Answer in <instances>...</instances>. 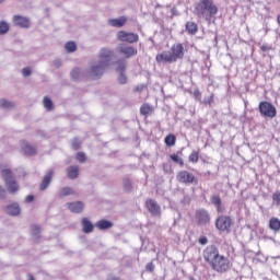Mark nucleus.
<instances>
[{"label":"nucleus","mask_w":280,"mask_h":280,"mask_svg":"<svg viewBox=\"0 0 280 280\" xmlns=\"http://www.w3.org/2000/svg\"><path fill=\"white\" fill-rule=\"evenodd\" d=\"M7 211H21L19 202H13L7 206Z\"/></svg>","instance_id":"38"},{"label":"nucleus","mask_w":280,"mask_h":280,"mask_svg":"<svg viewBox=\"0 0 280 280\" xmlns=\"http://www.w3.org/2000/svg\"><path fill=\"white\" fill-rule=\"evenodd\" d=\"M72 194H73V189H71V187H63L59 196L60 198H65V196H72Z\"/></svg>","instance_id":"37"},{"label":"nucleus","mask_w":280,"mask_h":280,"mask_svg":"<svg viewBox=\"0 0 280 280\" xmlns=\"http://www.w3.org/2000/svg\"><path fill=\"white\" fill-rule=\"evenodd\" d=\"M269 229L278 233V231H280V220L277 218H271L269 220Z\"/></svg>","instance_id":"25"},{"label":"nucleus","mask_w":280,"mask_h":280,"mask_svg":"<svg viewBox=\"0 0 280 280\" xmlns=\"http://www.w3.org/2000/svg\"><path fill=\"white\" fill-rule=\"evenodd\" d=\"M233 224V220L230 219V217H219L215 221V228L218 229V231H230L231 226Z\"/></svg>","instance_id":"7"},{"label":"nucleus","mask_w":280,"mask_h":280,"mask_svg":"<svg viewBox=\"0 0 280 280\" xmlns=\"http://www.w3.org/2000/svg\"><path fill=\"white\" fill-rule=\"evenodd\" d=\"M0 108H4L5 110L10 108H14V102L8 101L5 98L0 100Z\"/></svg>","instance_id":"28"},{"label":"nucleus","mask_w":280,"mask_h":280,"mask_svg":"<svg viewBox=\"0 0 280 280\" xmlns=\"http://www.w3.org/2000/svg\"><path fill=\"white\" fill-rule=\"evenodd\" d=\"M0 3H3V0H0Z\"/></svg>","instance_id":"58"},{"label":"nucleus","mask_w":280,"mask_h":280,"mask_svg":"<svg viewBox=\"0 0 280 280\" xmlns=\"http://www.w3.org/2000/svg\"><path fill=\"white\" fill-rule=\"evenodd\" d=\"M171 160L174 163H177L178 165H180V167H183V165H185V161L183 160V158L178 156V154H176V153L171 154Z\"/></svg>","instance_id":"33"},{"label":"nucleus","mask_w":280,"mask_h":280,"mask_svg":"<svg viewBox=\"0 0 280 280\" xmlns=\"http://www.w3.org/2000/svg\"><path fill=\"white\" fill-rule=\"evenodd\" d=\"M95 226L98 229V231H108V229H113L114 224L112 221L102 219L95 223Z\"/></svg>","instance_id":"16"},{"label":"nucleus","mask_w":280,"mask_h":280,"mask_svg":"<svg viewBox=\"0 0 280 280\" xmlns=\"http://www.w3.org/2000/svg\"><path fill=\"white\" fill-rule=\"evenodd\" d=\"M195 12L199 19L211 21L218 14V7L213 3V0H199Z\"/></svg>","instance_id":"3"},{"label":"nucleus","mask_w":280,"mask_h":280,"mask_svg":"<svg viewBox=\"0 0 280 280\" xmlns=\"http://www.w3.org/2000/svg\"><path fill=\"white\" fill-rule=\"evenodd\" d=\"M10 32V24L5 21L0 22V36H3Z\"/></svg>","instance_id":"31"},{"label":"nucleus","mask_w":280,"mask_h":280,"mask_svg":"<svg viewBox=\"0 0 280 280\" xmlns=\"http://www.w3.org/2000/svg\"><path fill=\"white\" fill-rule=\"evenodd\" d=\"M77 161H79V163H86V154L84 152H79L77 154Z\"/></svg>","instance_id":"41"},{"label":"nucleus","mask_w":280,"mask_h":280,"mask_svg":"<svg viewBox=\"0 0 280 280\" xmlns=\"http://www.w3.org/2000/svg\"><path fill=\"white\" fill-rule=\"evenodd\" d=\"M196 220L198 224L202 225V224H209L211 219L209 218V213L200 211L196 213Z\"/></svg>","instance_id":"21"},{"label":"nucleus","mask_w":280,"mask_h":280,"mask_svg":"<svg viewBox=\"0 0 280 280\" xmlns=\"http://www.w3.org/2000/svg\"><path fill=\"white\" fill-rule=\"evenodd\" d=\"M172 16H178V10L176 8L171 9Z\"/></svg>","instance_id":"52"},{"label":"nucleus","mask_w":280,"mask_h":280,"mask_svg":"<svg viewBox=\"0 0 280 280\" xmlns=\"http://www.w3.org/2000/svg\"><path fill=\"white\" fill-rule=\"evenodd\" d=\"M117 38L121 43H137L139 40V35L135 33H128L126 31H119L117 33Z\"/></svg>","instance_id":"9"},{"label":"nucleus","mask_w":280,"mask_h":280,"mask_svg":"<svg viewBox=\"0 0 280 280\" xmlns=\"http://www.w3.org/2000/svg\"><path fill=\"white\" fill-rule=\"evenodd\" d=\"M199 244H201V246H206V244H209V238H207V236H200Z\"/></svg>","instance_id":"43"},{"label":"nucleus","mask_w":280,"mask_h":280,"mask_svg":"<svg viewBox=\"0 0 280 280\" xmlns=\"http://www.w3.org/2000/svg\"><path fill=\"white\" fill-rule=\"evenodd\" d=\"M164 170H165L166 172H171V171H172V168H170V167H168V168H164Z\"/></svg>","instance_id":"57"},{"label":"nucleus","mask_w":280,"mask_h":280,"mask_svg":"<svg viewBox=\"0 0 280 280\" xmlns=\"http://www.w3.org/2000/svg\"><path fill=\"white\" fill-rule=\"evenodd\" d=\"M12 23L15 27H21L22 30H30L32 25L30 19L22 15H13Z\"/></svg>","instance_id":"8"},{"label":"nucleus","mask_w":280,"mask_h":280,"mask_svg":"<svg viewBox=\"0 0 280 280\" xmlns=\"http://www.w3.org/2000/svg\"><path fill=\"white\" fill-rule=\"evenodd\" d=\"M126 21H128L126 16H120L109 20L108 25H110L112 27H124V25H126Z\"/></svg>","instance_id":"19"},{"label":"nucleus","mask_w":280,"mask_h":280,"mask_svg":"<svg viewBox=\"0 0 280 280\" xmlns=\"http://www.w3.org/2000/svg\"><path fill=\"white\" fill-rule=\"evenodd\" d=\"M148 211H159L161 207L154 199H148L145 202Z\"/></svg>","instance_id":"24"},{"label":"nucleus","mask_w":280,"mask_h":280,"mask_svg":"<svg viewBox=\"0 0 280 280\" xmlns=\"http://www.w3.org/2000/svg\"><path fill=\"white\" fill-rule=\"evenodd\" d=\"M22 74H23L24 78H30V75H32V69L23 68L22 69Z\"/></svg>","instance_id":"42"},{"label":"nucleus","mask_w":280,"mask_h":280,"mask_svg":"<svg viewBox=\"0 0 280 280\" xmlns=\"http://www.w3.org/2000/svg\"><path fill=\"white\" fill-rule=\"evenodd\" d=\"M164 142L167 148H174V145H176V136L170 133L165 137Z\"/></svg>","instance_id":"26"},{"label":"nucleus","mask_w":280,"mask_h":280,"mask_svg":"<svg viewBox=\"0 0 280 280\" xmlns=\"http://www.w3.org/2000/svg\"><path fill=\"white\" fill-rule=\"evenodd\" d=\"M9 215H21V212H20V211H18V212H12V211H10V212H9Z\"/></svg>","instance_id":"54"},{"label":"nucleus","mask_w":280,"mask_h":280,"mask_svg":"<svg viewBox=\"0 0 280 280\" xmlns=\"http://www.w3.org/2000/svg\"><path fill=\"white\" fill-rule=\"evenodd\" d=\"M25 202L30 205V202H34V195H27L25 197Z\"/></svg>","instance_id":"48"},{"label":"nucleus","mask_w":280,"mask_h":280,"mask_svg":"<svg viewBox=\"0 0 280 280\" xmlns=\"http://www.w3.org/2000/svg\"><path fill=\"white\" fill-rule=\"evenodd\" d=\"M67 176L70 180H75L78 176H80V167L75 165H71L67 168Z\"/></svg>","instance_id":"18"},{"label":"nucleus","mask_w":280,"mask_h":280,"mask_svg":"<svg viewBox=\"0 0 280 280\" xmlns=\"http://www.w3.org/2000/svg\"><path fill=\"white\" fill-rule=\"evenodd\" d=\"M203 176H206V177L211 176V172L208 171V172L203 173Z\"/></svg>","instance_id":"56"},{"label":"nucleus","mask_w":280,"mask_h":280,"mask_svg":"<svg viewBox=\"0 0 280 280\" xmlns=\"http://www.w3.org/2000/svg\"><path fill=\"white\" fill-rule=\"evenodd\" d=\"M185 30L189 36H196L198 34V24L196 22H187Z\"/></svg>","instance_id":"20"},{"label":"nucleus","mask_w":280,"mask_h":280,"mask_svg":"<svg viewBox=\"0 0 280 280\" xmlns=\"http://www.w3.org/2000/svg\"><path fill=\"white\" fill-rule=\"evenodd\" d=\"M155 60H156V62H159L160 65H161V63L165 65V63H167V62H168V63L174 62V59H173V57H172V52H171V51H163V52L158 54L156 57H155Z\"/></svg>","instance_id":"14"},{"label":"nucleus","mask_w":280,"mask_h":280,"mask_svg":"<svg viewBox=\"0 0 280 280\" xmlns=\"http://www.w3.org/2000/svg\"><path fill=\"white\" fill-rule=\"evenodd\" d=\"M44 108L47 110H54V101L49 96H45L43 100Z\"/></svg>","instance_id":"30"},{"label":"nucleus","mask_w":280,"mask_h":280,"mask_svg":"<svg viewBox=\"0 0 280 280\" xmlns=\"http://www.w3.org/2000/svg\"><path fill=\"white\" fill-rule=\"evenodd\" d=\"M176 179L184 185H196L198 183V177L188 171L177 173Z\"/></svg>","instance_id":"6"},{"label":"nucleus","mask_w":280,"mask_h":280,"mask_svg":"<svg viewBox=\"0 0 280 280\" xmlns=\"http://www.w3.org/2000/svg\"><path fill=\"white\" fill-rule=\"evenodd\" d=\"M31 231L34 235V237L40 238V226L38 225H32Z\"/></svg>","instance_id":"39"},{"label":"nucleus","mask_w":280,"mask_h":280,"mask_svg":"<svg viewBox=\"0 0 280 280\" xmlns=\"http://www.w3.org/2000/svg\"><path fill=\"white\" fill-rule=\"evenodd\" d=\"M69 211H84V202L82 201H74L68 203Z\"/></svg>","instance_id":"23"},{"label":"nucleus","mask_w":280,"mask_h":280,"mask_svg":"<svg viewBox=\"0 0 280 280\" xmlns=\"http://www.w3.org/2000/svg\"><path fill=\"white\" fill-rule=\"evenodd\" d=\"M261 51H270V49H272V47L268 46V44H264L262 46H260Z\"/></svg>","instance_id":"50"},{"label":"nucleus","mask_w":280,"mask_h":280,"mask_svg":"<svg viewBox=\"0 0 280 280\" xmlns=\"http://www.w3.org/2000/svg\"><path fill=\"white\" fill-rule=\"evenodd\" d=\"M258 113L264 119H275L277 117V107L268 101H261L258 104Z\"/></svg>","instance_id":"5"},{"label":"nucleus","mask_w":280,"mask_h":280,"mask_svg":"<svg viewBox=\"0 0 280 280\" xmlns=\"http://www.w3.org/2000/svg\"><path fill=\"white\" fill-rule=\"evenodd\" d=\"M194 95H195L196 100H198L200 102V97L202 96V94L200 93V90H196L194 92Z\"/></svg>","instance_id":"51"},{"label":"nucleus","mask_w":280,"mask_h":280,"mask_svg":"<svg viewBox=\"0 0 280 280\" xmlns=\"http://www.w3.org/2000/svg\"><path fill=\"white\" fill-rule=\"evenodd\" d=\"M21 148L22 151L24 152V154H26V156H36V148L32 147V144H30V142L22 140L21 141Z\"/></svg>","instance_id":"15"},{"label":"nucleus","mask_w":280,"mask_h":280,"mask_svg":"<svg viewBox=\"0 0 280 280\" xmlns=\"http://www.w3.org/2000/svg\"><path fill=\"white\" fill-rule=\"evenodd\" d=\"M116 71H117V73H119L118 82L120 84H126V82H128V77H126V74H125V72H126V59H119L117 61Z\"/></svg>","instance_id":"10"},{"label":"nucleus","mask_w":280,"mask_h":280,"mask_svg":"<svg viewBox=\"0 0 280 280\" xmlns=\"http://www.w3.org/2000/svg\"><path fill=\"white\" fill-rule=\"evenodd\" d=\"M66 51L68 54H73L78 49V45H75V42H68L65 45Z\"/></svg>","instance_id":"29"},{"label":"nucleus","mask_w":280,"mask_h":280,"mask_svg":"<svg viewBox=\"0 0 280 280\" xmlns=\"http://www.w3.org/2000/svg\"><path fill=\"white\" fill-rule=\"evenodd\" d=\"M145 270H148V272H154V264L153 262H149L145 266Z\"/></svg>","instance_id":"46"},{"label":"nucleus","mask_w":280,"mask_h":280,"mask_svg":"<svg viewBox=\"0 0 280 280\" xmlns=\"http://www.w3.org/2000/svg\"><path fill=\"white\" fill-rule=\"evenodd\" d=\"M183 205H189V202H191V198H189V196H184V198L182 199Z\"/></svg>","instance_id":"49"},{"label":"nucleus","mask_w":280,"mask_h":280,"mask_svg":"<svg viewBox=\"0 0 280 280\" xmlns=\"http://www.w3.org/2000/svg\"><path fill=\"white\" fill-rule=\"evenodd\" d=\"M141 115H143L144 117H150V115H154V106L148 103L142 104Z\"/></svg>","instance_id":"22"},{"label":"nucleus","mask_w":280,"mask_h":280,"mask_svg":"<svg viewBox=\"0 0 280 280\" xmlns=\"http://www.w3.org/2000/svg\"><path fill=\"white\" fill-rule=\"evenodd\" d=\"M211 102H213V95L203 98V104H209V106H211Z\"/></svg>","instance_id":"45"},{"label":"nucleus","mask_w":280,"mask_h":280,"mask_svg":"<svg viewBox=\"0 0 280 280\" xmlns=\"http://www.w3.org/2000/svg\"><path fill=\"white\" fill-rule=\"evenodd\" d=\"M54 67H55L56 69H60V67H62V60H60V59H55V60H54Z\"/></svg>","instance_id":"44"},{"label":"nucleus","mask_w":280,"mask_h":280,"mask_svg":"<svg viewBox=\"0 0 280 280\" xmlns=\"http://www.w3.org/2000/svg\"><path fill=\"white\" fill-rule=\"evenodd\" d=\"M7 192L3 186H0V199L3 200L5 198Z\"/></svg>","instance_id":"47"},{"label":"nucleus","mask_w":280,"mask_h":280,"mask_svg":"<svg viewBox=\"0 0 280 280\" xmlns=\"http://www.w3.org/2000/svg\"><path fill=\"white\" fill-rule=\"evenodd\" d=\"M188 160L190 161V163H198V161H200V155H199L198 151H192L190 153Z\"/></svg>","instance_id":"36"},{"label":"nucleus","mask_w":280,"mask_h":280,"mask_svg":"<svg viewBox=\"0 0 280 280\" xmlns=\"http://www.w3.org/2000/svg\"><path fill=\"white\" fill-rule=\"evenodd\" d=\"M115 52L108 48H102L98 54V61L92 65L91 74L94 78H102L104 75V71L110 67V65H115Z\"/></svg>","instance_id":"2"},{"label":"nucleus","mask_w":280,"mask_h":280,"mask_svg":"<svg viewBox=\"0 0 280 280\" xmlns=\"http://www.w3.org/2000/svg\"><path fill=\"white\" fill-rule=\"evenodd\" d=\"M1 178L7 187L9 194H16L19 191V183L14 178V173L10 168H3L0 173Z\"/></svg>","instance_id":"4"},{"label":"nucleus","mask_w":280,"mask_h":280,"mask_svg":"<svg viewBox=\"0 0 280 280\" xmlns=\"http://www.w3.org/2000/svg\"><path fill=\"white\" fill-rule=\"evenodd\" d=\"M171 51L173 62H176V60H183L185 57V46H183V44L173 45Z\"/></svg>","instance_id":"11"},{"label":"nucleus","mask_w":280,"mask_h":280,"mask_svg":"<svg viewBox=\"0 0 280 280\" xmlns=\"http://www.w3.org/2000/svg\"><path fill=\"white\" fill-rule=\"evenodd\" d=\"M71 79L74 80V82H78V80H80V75H82V72L80 71L79 68H74L71 73Z\"/></svg>","instance_id":"34"},{"label":"nucleus","mask_w":280,"mask_h":280,"mask_svg":"<svg viewBox=\"0 0 280 280\" xmlns=\"http://www.w3.org/2000/svg\"><path fill=\"white\" fill-rule=\"evenodd\" d=\"M202 257L206 264L210 266L211 270L218 272V275H225L231 268L233 262L224 255H220V249L215 245H210L202 252Z\"/></svg>","instance_id":"1"},{"label":"nucleus","mask_w":280,"mask_h":280,"mask_svg":"<svg viewBox=\"0 0 280 280\" xmlns=\"http://www.w3.org/2000/svg\"><path fill=\"white\" fill-rule=\"evenodd\" d=\"M81 226H82V231L83 233H93V231L95 230V225H93V223H91V221L88 218H83L81 220Z\"/></svg>","instance_id":"17"},{"label":"nucleus","mask_w":280,"mask_h":280,"mask_svg":"<svg viewBox=\"0 0 280 280\" xmlns=\"http://www.w3.org/2000/svg\"><path fill=\"white\" fill-rule=\"evenodd\" d=\"M211 202L214 207H217V211H222V199L218 195H213L211 197Z\"/></svg>","instance_id":"27"},{"label":"nucleus","mask_w":280,"mask_h":280,"mask_svg":"<svg viewBox=\"0 0 280 280\" xmlns=\"http://www.w3.org/2000/svg\"><path fill=\"white\" fill-rule=\"evenodd\" d=\"M272 202L277 207H280V191L277 190L276 192L272 194Z\"/></svg>","instance_id":"40"},{"label":"nucleus","mask_w":280,"mask_h":280,"mask_svg":"<svg viewBox=\"0 0 280 280\" xmlns=\"http://www.w3.org/2000/svg\"><path fill=\"white\" fill-rule=\"evenodd\" d=\"M122 185H124V189L127 194H129V191H132V183L130 182V178L125 177L122 179Z\"/></svg>","instance_id":"32"},{"label":"nucleus","mask_w":280,"mask_h":280,"mask_svg":"<svg viewBox=\"0 0 280 280\" xmlns=\"http://www.w3.org/2000/svg\"><path fill=\"white\" fill-rule=\"evenodd\" d=\"M117 49L126 58H132V56H137V49L128 44L120 43L118 44Z\"/></svg>","instance_id":"12"},{"label":"nucleus","mask_w":280,"mask_h":280,"mask_svg":"<svg viewBox=\"0 0 280 280\" xmlns=\"http://www.w3.org/2000/svg\"><path fill=\"white\" fill-rule=\"evenodd\" d=\"M28 279L27 280H35L34 276H32L31 273L27 275Z\"/></svg>","instance_id":"55"},{"label":"nucleus","mask_w":280,"mask_h":280,"mask_svg":"<svg viewBox=\"0 0 280 280\" xmlns=\"http://www.w3.org/2000/svg\"><path fill=\"white\" fill-rule=\"evenodd\" d=\"M107 280H121V279L119 277H117V276H109L107 278Z\"/></svg>","instance_id":"53"},{"label":"nucleus","mask_w":280,"mask_h":280,"mask_svg":"<svg viewBox=\"0 0 280 280\" xmlns=\"http://www.w3.org/2000/svg\"><path fill=\"white\" fill-rule=\"evenodd\" d=\"M82 148V140L80 138L74 137L72 139V150H80Z\"/></svg>","instance_id":"35"},{"label":"nucleus","mask_w":280,"mask_h":280,"mask_svg":"<svg viewBox=\"0 0 280 280\" xmlns=\"http://www.w3.org/2000/svg\"><path fill=\"white\" fill-rule=\"evenodd\" d=\"M54 178V168H49L39 185V191H45L49 185H51V180Z\"/></svg>","instance_id":"13"}]
</instances>
